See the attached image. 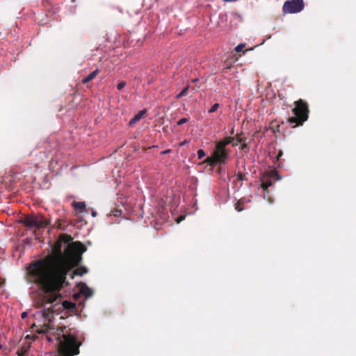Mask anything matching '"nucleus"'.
Masks as SVG:
<instances>
[{"label": "nucleus", "mask_w": 356, "mask_h": 356, "mask_svg": "<svg viewBox=\"0 0 356 356\" xmlns=\"http://www.w3.org/2000/svg\"><path fill=\"white\" fill-rule=\"evenodd\" d=\"M72 240L71 236L60 234L53 248L52 254L31 265L30 277L40 289L47 292L56 291L68 284L66 282L68 273L79 266L83 253L87 250L80 241L70 243Z\"/></svg>", "instance_id": "nucleus-1"}, {"label": "nucleus", "mask_w": 356, "mask_h": 356, "mask_svg": "<svg viewBox=\"0 0 356 356\" xmlns=\"http://www.w3.org/2000/svg\"><path fill=\"white\" fill-rule=\"evenodd\" d=\"M37 332L39 334H47V339L50 342L56 340L59 356H76L80 353L79 348L82 342L73 330L65 326L55 328L49 324H44Z\"/></svg>", "instance_id": "nucleus-2"}, {"label": "nucleus", "mask_w": 356, "mask_h": 356, "mask_svg": "<svg viewBox=\"0 0 356 356\" xmlns=\"http://www.w3.org/2000/svg\"><path fill=\"white\" fill-rule=\"evenodd\" d=\"M63 288L59 290L52 291H45L43 289L42 293L38 295L35 300L36 307H42L45 304H50V307L42 310V316L49 322L53 318L54 314H58L63 309L73 310L75 309L76 305L68 300L61 302L62 296L59 293Z\"/></svg>", "instance_id": "nucleus-3"}, {"label": "nucleus", "mask_w": 356, "mask_h": 356, "mask_svg": "<svg viewBox=\"0 0 356 356\" xmlns=\"http://www.w3.org/2000/svg\"><path fill=\"white\" fill-rule=\"evenodd\" d=\"M295 107L292 111L295 117L289 118L290 123H296V126H301L307 120L309 117V106L308 104L302 99L294 102Z\"/></svg>", "instance_id": "nucleus-4"}, {"label": "nucleus", "mask_w": 356, "mask_h": 356, "mask_svg": "<svg viewBox=\"0 0 356 356\" xmlns=\"http://www.w3.org/2000/svg\"><path fill=\"white\" fill-rule=\"evenodd\" d=\"M229 158V151L216 144L215 149L210 156L206 158L204 163L214 167L217 164L223 165Z\"/></svg>", "instance_id": "nucleus-5"}, {"label": "nucleus", "mask_w": 356, "mask_h": 356, "mask_svg": "<svg viewBox=\"0 0 356 356\" xmlns=\"http://www.w3.org/2000/svg\"><path fill=\"white\" fill-rule=\"evenodd\" d=\"M304 8L303 0H290L284 3L282 11L286 13H297Z\"/></svg>", "instance_id": "nucleus-6"}, {"label": "nucleus", "mask_w": 356, "mask_h": 356, "mask_svg": "<svg viewBox=\"0 0 356 356\" xmlns=\"http://www.w3.org/2000/svg\"><path fill=\"white\" fill-rule=\"evenodd\" d=\"M272 179L279 180L280 179V177L279 176L277 172L273 170L268 172L266 175L263 176L261 178V188L266 191L272 186Z\"/></svg>", "instance_id": "nucleus-7"}, {"label": "nucleus", "mask_w": 356, "mask_h": 356, "mask_svg": "<svg viewBox=\"0 0 356 356\" xmlns=\"http://www.w3.org/2000/svg\"><path fill=\"white\" fill-rule=\"evenodd\" d=\"M37 149H44L43 152L45 155V157H47L48 155L51 152V147L50 145L49 142L47 139H44L43 140H41L38 145H37Z\"/></svg>", "instance_id": "nucleus-8"}, {"label": "nucleus", "mask_w": 356, "mask_h": 356, "mask_svg": "<svg viewBox=\"0 0 356 356\" xmlns=\"http://www.w3.org/2000/svg\"><path fill=\"white\" fill-rule=\"evenodd\" d=\"M22 222L24 223V225L26 227H37V223H38V220H37V217H34V216H27L25 218V219L22 221Z\"/></svg>", "instance_id": "nucleus-9"}, {"label": "nucleus", "mask_w": 356, "mask_h": 356, "mask_svg": "<svg viewBox=\"0 0 356 356\" xmlns=\"http://www.w3.org/2000/svg\"><path fill=\"white\" fill-rule=\"evenodd\" d=\"M80 293L86 298H90L93 294V291L90 289L86 284H82L80 288Z\"/></svg>", "instance_id": "nucleus-10"}, {"label": "nucleus", "mask_w": 356, "mask_h": 356, "mask_svg": "<svg viewBox=\"0 0 356 356\" xmlns=\"http://www.w3.org/2000/svg\"><path fill=\"white\" fill-rule=\"evenodd\" d=\"M247 138L244 136L243 132L240 134H237L235 137H234L233 147L237 146L239 143L241 144L243 142H245Z\"/></svg>", "instance_id": "nucleus-11"}, {"label": "nucleus", "mask_w": 356, "mask_h": 356, "mask_svg": "<svg viewBox=\"0 0 356 356\" xmlns=\"http://www.w3.org/2000/svg\"><path fill=\"white\" fill-rule=\"evenodd\" d=\"M100 72V70L99 69H96L93 72H90L87 76L84 77L82 79V83L86 84L92 80H93L96 76Z\"/></svg>", "instance_id": "nucleus-12"}, {"label": "nucleus", "mask_w": 356, "mask_h": 356, "mask_svg": "<svg viewBox=\"0 0 356 356\" xmlns=\"http://www.w3.org/2000/svg\"><path fill=\"white\" fill-rule=\"evenodd\" d=\"M234 137L227 136L225 137L223 140H220L216 143V145H219L222 148H225L226 145L231 144L233 145Z\"/></svg>", "instance_id": "nucleus-13"}, {"label": "nucleus", "mask_w": 356, "mask_h": 356, "mask_svg": "<svg viewBox=\"0 0 356 356\" xmlns=\"http://www.w3.org/2000/svg\"><path fill=\"white\" fill-rule=\"evenodd\" d=\"M146 113V111L145 110H142V111H140L131 120L130 122H129V124L130 126H132L134 124H135L137 122H138L141 118Z\"/></svg>", "instance_id": "nucleus-14"}, {"label": "nucleus", "mask_w": 356, "mask_h": 356, "mask_svg": "<svg viewBox=\"0 0 356 356\" xmlns=\"http://www.w3.org/2000/svg\"><path fill=\"white\" fill-rule=\"evenodd\" d=\"M37 220H38V223H37L38 224L37 225V227L38 228L45 227L49 224V221L45 218H44L43 216L37 217Z\"/></svg>", "instance_id": "nucleus-15"}, {"label": "nucleus", "mask_w": 356, "mask_h": 356, "mask_svg": "<svg viewBox=\"0 0 356 356\" xmlns=\"http://www.w3.org/2000/svg\"><path fill=\"white\" fill-rule=\"evenodd\" d=\"M87 272H88V269L86 267L77 268L73 271L72 278H73L74 275L82 276L83 275L86 274Z\"/></svg>", "instance_id": "nucleus-16"}, {"label": "nucleus", "mask_w": 356, "mask_h": 356, "mask_svg": "<svg viewBox=\"0 0 356 356\" xmlns=\"http://www.w3.org/2000/svg\"><path fill=\"white\" fill-rule=\"evenodd\" d=\"M72 205L77 210L82 211V210L86 209V204H85L84 202H76V201H74L72 202Z\"/></svg>", "instance_id": "nucleus-17"}, {"label": "nucleus", "mask_w": 356, "mask_h": 356, "mask_svg": "<svg viewBox=\"0 0 356 356\" xmlns=\"http://www.w3.org/2000/svg\"><path fill=\"white\" fill-rule=\"evenodd\" d=\"M189 86H186L177 96V99H180L182 97L187 95Z\"/></svg>", "instance_id": "nucleus-18"}, {"label": "nucleus", "mask_w": 356, "mask_h": 356, "mask_svg": "<svg viewBox=\"0 0 356 356\" xmlns=\"http://www.w3.org/2000/svg\"><path fill=\"white\" fill-rule=\"evenodd\" d=\"M236 178H237V180L242 181L246 179V176L245 174L239 172L236 174Z\"/></svg>", "instance_id": "nucleus-19"}, {"label": "nucleus", "mask_w": 356, "mask_h": 356, "mask_svg": "<svg viewBox=\"0 0 356 356\" xmlns=\"http://www.w3.org/2000/svg\"><path fill=\"white\" fill-rule=\"evenodd\" d=\"M197 155L199 159H202L205 156L206 154L203 149H200L197 150Z\"/></svg>", "instance_id": "nucleus-20"}, {"label": "nucleus", "mask_w": 356, "mask_h": 356, "mask_svg": "<svg viewBox=\"0 0 356 356\" xmlns=\"http://www.w3.org/2000/svg\"><path fill=\"white\" fill-rule=\"evenodd\" d=\"M241 149L244 151L245 153L248 152L249 150V148L248 147V145L246 143V141L245 142H243L241 144V147H240Z\"/></svg>", "instance_id": "nucleus-21"}, {"label": "nucleus", "mask_w": 356, "mask_h": 356, "mask_svg": "<svg viewBox=\"0 0 356 356\" xmlns=\"http://www.w3.org/2000/svg\"><path fill=\"white\" fill-rule=\"evenodd\" d=\"M245 44H239L238 45H237L234 50L236 52H241V51H243V49L245 48Z\"/></svg>", "instance_id": "nucleus-22"}, {"label": "nucleus", "mask_w": 356, "mask_h": 356, "mask_svg": "<svg viewBox=\"0 0 356 356\" xmlns=\"http://www.w3.org/2000/svg\"><path fill=\"white\" fill-rule=\"evenodd\" d=\"M219 106H220L219 104H218V103L214 104L211 106V108L209 109V112L211 113L216 111L218 110V108H219Z\"/></svg>", "instance_id": "nucleus-23"}, {"label": "nucleus", "mask_w": 356, "mask_h": 356, "mask_svg": "<svg viewBox=\"0 0 356 356\" xmlns=\"http://www.w3.org/2000/svg\"><path fill=\"white\" fill-rule=\"evenodd\" d=\"M188 121V119L186 118H181L178 122H177V125H182L184 124V123H186Z\"/></svg>", "instance_id": "nucleus-24"}, {"label": "nucleus", "mask_w": 356, "mask_h": 356, "mask_svg": "<svg viewBox=\"0 0 356 356\" xmlns=\"http://www.w3.org/2000/svg\"><path fill=\"white\" fill-rule=\"evenodd\" d=\"M126 86L125 81H121L117 85V89L121 90Z\"/></svg>", "instance_id": "nucleus-25"}, {"label": "nucleus", "mask_w": 356, "mask_h": 356, "mask_svg": "<svg viewBox=\"0 0 356 356\" xmlns=\"http://www.w3.org/2000/svg\"><path fill=\"white\" fill-rule=\"evenodd\" d=\"M282 151H280L277 156V159L279 160L280 159V157L282 156Z\"/></svg>", "instance_id": "nucleus-26"}, {"label": "nucleus", "mask_w": 356, "mask_h": 356, "mask_svg": "<svg viewBox=\"0 0 356 356\" xmlns=\"http://www.w3.org/2000/svg\"><path fill=\"white\" fill-rule=\"evenodd\" d=\"M26 316H27V313H26V312H23V313L22 314V318H26Z\"/></svg>", "instance_id": "nucleus-27"}, {"label": "nucleus", "mask_w": 356, "mask_h": 356, "mask_svg": "<svg viewBox=\"0 0 356 356\" xmlns=\"http://www.w3.org/2000/svg\"><path fill=\"white\" fill-rule=\"evenodd\" d=\"M92 216L93 217H95V216H97V212H96V211H92Z\"/></svg>", "instance_id": "nucleus-28"}, {"label": "nucleus", "mask_w": 356, "mask_h": 356, "mask_svg": "<svg viewBox=\"0 0 356 356\" xmlns=\"http://www.w3.org/2000/svg\"><path fill=\"white\" fill-rule=\"evenodd\" d=\"M236 209H237L238 211H241L242 210V209L240 208V207H238V206L236 207Z\"/></svg>", "instance_id": "nucleus-29"}, {"label": "nucleus", "mask_w": 356, "mask_h": 356, "mask_svg": "<svg viewBox=\"0 0 356 356\" xmlns=\"http://www.w3.org/2000/svg\"><path fill=\"white\" fill-rule=\"evenodd\" d=\"M168 152H170V150H165V151L163 152L162 153L165 154V153H168Z\"/></svg>", "instance_id": "nucleus-30"}, {"label": "nucleus", "mask_w": 356, "mask_h": 356, "mask_svg": "<svg viewBox=\"0 0 356 356\" xmlns=\"http://www.w3.org/2000/svg\"><path fill=\"white\" fill-rule=\"evenodd\" d=\"M58 227L59 229H61V224H60V222H59V224H58Z\"/></svg>", "instance_id": "nucleus-31"}, {"label": "nucleus", "mask_w": 356, "mask_h": 356, "mask_svg": "<svg viewBox=\"0 0 356 356\" xmlns=\"http://www.w3.org/2000/svg\"><path fill=\"white\" fill-rule=\"evenodd\" d=\"M234 134V128L231 130V134Z\"/></svg>", "instance_id": "nucleus-32"}, {"label": "nucleus", "mask_w": 356, "mask_h": 356, "mask_svg": "<svg viewBox=\"0 0 356 356\" xmlns=\"http://www.w3.org/2000/svg\"><path fill=\"white\" fill-rule=\"evenodd\" d=\"M18 356H24L23 353L19 354Z\"/></svg>", "instance_id": "nucleus-33"}]
</instances>
